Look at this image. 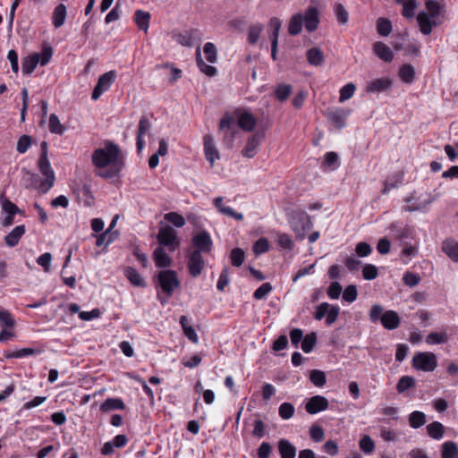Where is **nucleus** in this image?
Wrapping results in <instances>:
<instances>
[{
    "label": "nucleus",
    "instance_id": "f257e3e1",
    "mask_svg": "<svg viewBox=\"0 0 458 458\" xmlns=\"http://www.w3.org/2000/svg\"><path fill=\"white\" fill-rule=\"evenodd\" d=\"M92 163L98 168H110L105 172L98 173V175L108 179L116 176L122 169L121 150L118 145L107 141L104 148H98L92 153Z\"/></svg>",
    "mask_w": 458,
    "mask_h": 458
},
{
    "label": "nucleus",
    "instance_id": "f03ea898",
    "mask_svg": "<svg viewBox=\"0 0 458 458\" xmlns=\"http://www.w3.org/2000/svg\"><path fill=\"white\" fill-rule=\"evenodd\" d=\"M425 6L428 12H420L417 15V22L420 32L427 36L432 32L434 27L442 24L443 21L440 18L445 14V6L437 0H427Z\"/></svg>",
    "mask_w": 458,
    "mask_h": 458
},
{
    "label": "nucleus",
    "instance_id": "7ed1b4c3",
    "mask_svg": "<svg viewBox=\"0 0 458 458\" xmlns=\"http://www.w3.org/2000/svg\"><path fill=\"white\" fill-rule=\"evenodd\" d=\"M40 151L41 152L38 160V169L40 173L45 176V179L40 182V184L38 186V191L42 194H45L53 187L55 176L53 169L51 168L50 162L48 160V146L46 141L41 142Z\"/></svg>",
    "mask_w": 458,
    "mask_h": 458
},
{
    "label": "nucleus",
    "instance_id": "20e7f679",
    "mask_svg": "<svg viewBox=\"0 0 458 458\" xmlns=\"http://www.w3.org/2000/svg\"><path fill=\"white\" fill-rule=\"evenodd\" d=\"M384 309L381 305H372L369 310V319L373 323L380 320L383 327L386 330H394L399 327L401 318L398 313L394 310H386L383 312Z\"/></svg>",
    "mask_w": 458,
    "mask_h": 458
},
{
    "label": "nucleus",
    "instance_id": "39448f33",
    "mask_svg": "<svg viewBox=\"0 0 458 458\" xmlns=\"http://www.w3.org/2000/svg\"><path fill=\"white\" fill-rule=\"evenodd\" d=\"M290 223L291 228L300 240H303L307 232L313 227L310 216L303 210L293 211Z\"/></svg>",
    "mask_w": 458,
    "mask_h": 458
},
{
    "label": "nucleus",
    "instance_id": "423d86ee",
    "mask_svg": "<svg viewBox=\"0 0 458 458\" xmlns=\"http://www.w3.org/2000/svg\"><path fill=\"white\" fill-rule=\"evenodd\" d=\"M158 284L162 291L166 294V298L163 299L158 296L162 305L167 302L174 291L180 286V281L174 270H162L158 273Z\"/></svg>",
    "mask_w": 458,
    "mask_h": 458
},
{
    "label": "nucleus",
    "instance_id": "0eeeda50",
    "mask_svg": "<svg viewBox=\"0 0 458 458\" xmlns=\"http://www.w3.org/2000/svg\"><path fill=\"white\" fill-rule=\"evenodd\" d=\"M340 314V307L338 305H332L328 302H322L316 307L313 313V318L316 320H321L326 317L325 324L331 326L334 324Z\"/></svg>",
    "mask_w": 458,
    "mask_h": 458
},
{
    "label": "nucleus",
    "instance_id": "6e6552de",
    "mask_svg": "<svg viewBox=\"0 0 458 458\" xmlns=\"http://www.w3.org/2000/svg\"><path fill=\"white\" fill-rule=\"evenodd\" d=\"M412 367L425 372L434 371L437 367V355L430 352H418L412 358Z\"/></svg>",
    "mask_w": 458,
    "mask_h": 458
},
{
    "label": "nucleus",
    "instance_id": "1a4fd4ad",
    "mask_svg": "<svg viewBox=\"0 0 458 458\" xmlns=\"http://www.w3.org/2000/svg\"><path fill=\"white\" fill-rule=\"evenodd\" d=\"M157 241L160 245L168 247L170 251L175 250L180 245L175 230L170 225L162 226L157 233Z\"/></svg>",
    "mask_w": 458,
    "mask_h": 458
},
{
    "label": "nucleus",
    "instance_id": "9d476101",
    "mask_svg": "<svg viewBox=\"0 0 458 458\" xmlns=\"http://www.w3.org/2000/svg\"><path fill=\"white\" fill-rule=\"evenodd\" d=\"M351 114V110L344 107L327 108L325 115L327 120L338 130L346 125V119Z\"/></svg>",
    "mask_w": 458,
    "mask_h": 458
},
{
    "label": "nucleus",
    "instance_id": "9b49d317",
    "mask_svg": "<svg viewBox=\"0 0 458 458\" xmlns=\"http://www.w3.org/2000/svg\"><path fill=\"white\" fill-rule=\"evenodd\" d=\"M116 78V72L114 71H109L98 78V81L93 89L91 98L98 100L100 96L107 91L112 84L114 82Z\"/></svg>",
    "mask_w": 458,
    "mask_h": 458
},
{
    "label": "nucleus",
    "instance_id": "f8f14e48",
    "mask_svg": "<svg viewBox=\"0 0 458 458\" xmlns=\"http://www.w3.org/2000/svg\"><path fill=\"white\" fill-rule=\"evenodd\" d=\"M329 406L328 400L322 395H314L307 400L305 410L309 414H316L326 411Z\"/></svg>",
    "mask_w": 458,
    "mask_h": 458
},
{
    "label": "nucleus",
    "instance_id": "ddd939ff",
    "mask_svg": "<svg viewBox=\"0 0 458 458\" xmlns=\"http://www.w3.org/2000/svg\"><path fill=\"white\" fill-rule=\"evenodd\" d=\"M204 265L205 261L201 253H199V250H193L191 253L188 260L190 275L193 277L199 276L204 268Z\"/></svg>",
    "mask_w": 458,
    "mask_h": 458
},
{
    "label": "nucleus",
    "instance_id": "4468645a",
    "mask_svg": "<svg viewBox=\"0 0 458 458\" xmlns=\"http://www.w3.org/2000/svg\"><path fill=\"white\" fill-rule=\"evenodd\" d=\"M192 243L196 248L195 250H199V253H208L212 250L213 242L209 233L206 231L199 232L194 235L192 238Z\"/></svg>",
    "mask_w": 458,
    "mask_h": 458
},
{
    "label": "nucleus",
    "instance_id": "2eb2a0df",
    "mask_svg": "<svg viewBox=\"0 0 458 458\" xmlns=\"http://www.w3.org/2000/svg\"><path fill=\"white\" fill-rule=\"evenodd\" d=\"M303 18V24L305 26V29L309 32H313L318 29V23H319V18H318V10L315 6H309Z\"/></svg>",
    "mask_w": 458,
    "mask_h": 458
},
{
    "label": "nucleus",
    "instance_id": "dca6fc26",
    "mask_svg": "<svg viewBox=\"0 0 458 458\" xmlns=\"http://www.w3.org/2000/svg\"><path fill=\"white\" fill-rule=\"evenodd\" d=\"M393 81L389 78H378L367 82L365 90L367 93H381L391 88Z\"/></svg>",
    "mask_w": 458,
    "mask_h": 458
},
{
    "label": "nucleus",
    "instance_id": "f3484780",
    "mask_svg": "<svg viewBox=\"0 0 458 458\" xmlns=\"http://www.w3.org/2000/svg\"><path fill=\"white\" fill-rule=\"evenodd\" d=\"M203 142L206 159L213 165L215 161L220 158L214 139L211 135L207 134L203 137Z\"/></svg>",
    "mask_w": 458,
    "mask_h": 458
},
{
    "label": "nucleus",
    "instance_id": "a211bd4d",
    "mask_svg": "<svg viewBox=\"0 0 458 458\" xmlns=\"http://www.w3.org/2000/svg\"><path fill=\"white\" fill-rule=\"evenodd\" d=\"M77 199L83 202L86 207H91L94 204V197L90 191V187L87 184L78 185L74 189Z\"/></svg>",
    "mask_w": 458,
    "mask_h": 458
},
{
    "label": "nucleus",
    "instance_id": "6ab92c4d",
    "mask_svg": "<svg viewBox=\"0 0 458 458\" xmlns=\"http://www.w3.org/2000/svg\"><path fill=\"white\" fill-rule=\"evenodd\" d=\"M374 54L384 62L390 63L394 59L391 48L381 41L373 44Z\"/></svg>",
    "mask_w": 458,
    "mask_h": 458
},
{
    "label": "nucleus",
    "instance_id": "aec40b11",
    "mask_svg": "<svg viewBox=\"0 0 458 458\" xmlns=\"http://www.w3.org/2000/svg\"><path fill=\"white\" fill-rule=\"evenodd\" d=\"M269 25L272 29V34L270 36L271 40V55L274 60L276 59V50L278 42V33L281 27V21L277 18H272Z\"/></svg>",
    "mask_w": 458,
    "mask_h": 458
},
{
    "label": "nucleus",
    "instance_id": "412c9836",
    "mask_svg": "<svg viewBox=\"0 0 458 458\" xmlns=\"http://www.w3.org/2000/svg\"><path fill=\"white\" fill-rule=\"evenodd\" d=\"M179 322H180V325H181V327L182 328L184 335L190 341H191L193 344H198L199 343V336H198L195 329L191 325V321L188 318V317L184 316V315L181 316Z\"/></svg>",
    "mask_w": 458,
    "mask_h": 458
},
{
    "label": "nucleus",
    "instance_id": "4be33fe9",
    "mask_svg": "<svg viewBox=\"0 0 458 458\" xmlns=\"http://www.w3.org/2000/svg\"><path fill=\"white\" fill-rule=\"evenodd\" d=\"M26 228L25 225H21L15 226L5 237L4 241L7 246L14 247L16 246L21 236L25 233Z\"/></svg>",
    "mask_w": 458,
    "mask_h": 458
},
{
    "label": "nucleus",
    "instance_id": "5701e85b",
    "mask_svg": "<svg viewBox=\"0 0 458 458\" xmlns=\"http://www.w3.org/2000/svg\"><path fill=\"white\" fill-rule=\"evenodd\" d=\"M306 56H307L308 63L310 65H314V66H320L323 64V63L325 61V55H324L323 51L317 47H311L310 49H309L306 53Z\"/></svg>",
    "mask_w": 458,
    "mask_h": 458
},
{
    "label": "nucleus",
    "instance_id": "b1692460",
    "mask_svg": "<svg viewBox=\"0 0 458 458\" xmlns=\"http://www.w3.org/2000/svg\"><path fill=\"white\" fill-rule=\"evenodd\" d=\"M442 250L454 261L458 263V242L446 239L443 242Z\"/></svg>",
    "mask_w": 458,
    "mask_h": 458
},
{
    "label": "nucleus",
    "instance_id": "393cba45",
    "mask_svg": "<svg viewBox=\"0 0 458 458\" xmlns=\"http://www.w3.org/2000/svg\"><path fill=\"white\" fill-rule=\"evenodd\" d=\"M39 64V54L34 53L22 60L21 70L24 74H30Z\"/></svg>",
    "mask_w": 458,
    "mask_h": 458
},
{
    "label": "nucleus",
    "instance_id": "a878e982",
    "mask_svg": "<svg viewBox=\"0 0 458 458\" xmlns=\"http://www.w3.org/2000/svg\"><path fill=\"white\" fill-rule=\"evenodd\" d=\"M257 124L255 117L249 112H243L238 119V125L241 129L246 131H251L254 130Z\"/></svg>",
    "mask_w": 458,
    "mask_h": 458
},
{
    "label": "nucleus",
    "instance_id": "bb28decb",
    "mask_svg": "<svg viewBox=\"0 0 458 458\" xmlns=\"http://www.w3.org/2000/svg\"><path fill=\"white\" fill-rule=\"evenodd\" d=\"M398 75L403 82L411 84L416 78V73L413 66L409 64H403L400 69Z\"/></svg>",
    "mask_w": 458,
    "mask_h": 458
},
{
    "label": "nucleus",
    "instance_id": "cd10ccee",
    "mask_svg": "<svg viewBox=\"0 0 458 458\" xmlns=\"http://www.w3.org/2000/svg\"><path fill=\"white\" fill-rule=\"evenodd\" d=\"M260 143V139L258 135H252L249 138L245 147L242 150V154L243 157L251 158L256 154V149Z\"/></svg>",
    "mask_w": 458,
    "mask_h": 458
},
{
    "label": "nucleus",
    "instance_id": "c85d7f7f",
    "mask_svg": "<svg viewBox=\"0 0 458 458\" xmlns=\"http://www.w3.org/2000/svg\"><path fill=\"white\" fill-rule=\"evenodd\" d=\"M125 408L124 403L121 398H107L100 405L102 412H109L115 410H123Z\"/></svg>",
    "mask_w": 458,
    "mask_h": 458
},
{
    "label": "nucleus",
    "instance_id": "c756f323",
    "mask_svg": "<svg viewBox=\"0 0 458 458\" xmlns=\"http://www.w3.org/2000/svg\"><path fill=\"white\" fill-rule=\"evenodd\" d=\"M340 165L339 156L336 152L330 151L324 155V159L321 164L323 169L335 170Z\"/></svg>",
    "mask_w": 458,
    "mask_h": 458
},
{
    "label": "nucleus",
    "instance_id": "7c9ffc66",
    "mask_svg": "<svg viewBox=\"0 0 458 458\" xmlns=\"http://www.w3.org/2000/svg\"><path fill=\"white\" fill-rule=\"evenodd\" d=\"M395 2L403 6L402 15L404 18L411 19L414 17L417 0H395Z\"/></svg>",
    "mask_w": 458,
    "mask_h": 458
},
{
    "label": "nucleus",
    "instance_id": "2f4dec72",
    "mask_svg": "<svg viewBox=\"0 0 458 458\" xmlns=\"http://www.w3.org/2000/svg\"><path fill=\"white\" fill-rule=\"evenodd\" d=\"M150 13L142 10H137L134 14V21L140 30L148 31L149 27Z\"/></svg>",
    "mask_w": 458,
    "mask_h": 458
},
{
    "label": "nucleus",
    "instance_id": "473e14b6",
    "mask_svg": "<svg viewBox=\"0 0 458 458\" xmlns=\"http://www.w3.org/2000/svg\"><path fill=\"white\" fill-rule=\"evenodd\" d=\"M67 11L64 4H59L53 12L52 21L55 28L64 25L66 18Z\"/></svg>",
    "mask_w": 458,
    "mask_h": 458
},
{
    "label": "nucleus",
    "instance_id": "72a5a7b5",
    "mask_svg": "<svg viewBox=\"0 0 458 458\" xmlns=\"http://www.w3.org/2000/svg\"><path fill=\"white\" fill-rule=\"evenodd\" d=\"M154 259L158 267H168L172 260L162 247L157 248L154 251Z\"/></svg>",
    "mask_w": 458,
    "mask_h": 458
},
{
    "label": "nucleus",
    "instance_id": "f704fd0d",
    "mask_svg": "<svg viewBox=\"0 0 458 458\" xmlns=\"http://www.w3.org/2000/svg\"><path fill=\"white\" fill-rule=\"evenodd\" d=\"M318 342V335L316 332L307 334L299 347L305 352L310 353L313 351Z\"/></svg>",
    "mask_w": 458,
    "mask_h": 458
},
{
    "label": "nucleus",
    "instance_id": "c9c22d12",
    "mask_svg": "<svg viewBox=\"0 0 458 458\" xmlns=\"http://www.w3.org/2000/svg\"><path fill=\"white\" fill-rule=\"evenodd\" d=\"M428 435L436 440L443 438L445 434V427L438 421H434L427 426Z\"/></svg>",
    "mask_w": 458,
    "mask_h": 458
},
{
    "label": "nucleus",
    "instance_id": "e433bc0d",
    "mask_svg": "<svg viewBox=\"0 0 458 458\" xmlns=\"http://www.w3.org/2000/svg\"><path fill=\"white\" fill-rule=\"evenodd\" d=\"M124 275L131 284L139 287L145 286L144 279L135 268L128 267L124 271Z\"/></svg>",
    "mask_w": 458,
    "mask_h": 458
},
{
    "label": "nucleus",
    "instance_id": "4c0bfd02",
    "mask_svg": "<svg viewBox=\"0 0 458 458\" xmlns=\"http://www.w3.org/2000/svg\"><path fill=\"white\" fill-rule=\"evenodd\" d=\"M441 458H458V446L453 441L442 445Z\"/></svg>",
    "mask_w": 458,
    "mask_h": 458
},
{
    "label": "nucleus",
    "instance_id": "58836bf2",
    "mask_svg": "<svg viewBox=\"0 0 458 458\" xmlns=\"http://www.w3.org/2000/svg\"><path fill=\"white\" fill-rule=\"evenodd\" d=\"M303 26L302 15L298 13L291 18L288 24V33L291 35H297L301 31Z\"/></svg>",
    "mask_w": 458,
    "mask_h": 458
},
{
    "label": "nucleus",
    "instance_id": "ea45409f",
    "mask_svg": "<svg viewBox=\"0 0 458 458\" xmlns=\"http://www.w3.org/2000/svg\"><path fill=\"white\" fill-rule=\"evenodd\" d=\"M426 415L420 411H414L409 415V425L412 428H419L426 423Z\"/></svg>",
    "mask_w": 458,
    "mask_h": 458
},
{
    "label": "nucleus",
    "instance_id": "a19ab883",
    "mask_svg": "<svg viewBox=\"0 0 458 458\" xmlns=\"http://www.w3.org/2000/svg\"><path fill=\"white\" fill-rule=\"evenodd\" d=\"M48 128L51 133L62 135L65 131V127L61 123L55 114H51L48 121Z\"/></svg>",
    "mask_w": 458,
    "mask_h": 458
},
{
    "label": "nucleus",
    "instance_id": "79ce46f5",
    "mask_svg": "<svg viewBox=\"0 0 458 458\" xmlns=\"http://www.w3.org/2000/svg\"><path fill=\"white\" fill-rule=\"evenodd\" d=\"M376 25L377 32L383 37L388 36L393 29L392 22L386 18H378Z\"/></svg>",
    "mask_w": 458,
    "mask_h": 458
},
{
    "label": "nucleus",
    "instance_id": "37998d69",
    "mask_svg": "<svg viewBox=\"0 0 458 458\" xmlns=\"http://www.w3.org/2000/svg\"><path fill=\"white\" fill-rule=\"evenodd\" d=\"M197 64L199 70L207 74L208 76H214L216 73V69L209 64H207L201 58L200 49L198 47L197 49Z\"/></svg>",
    "mask_w": 458,
    "mask_h": 458
},
{
    "label": "nucleus",
    "instance_id": "c03bdc74",
    "mask_svg": "<svg viewBox=\"0 0 458 458\" xmlns=\"http://www.w3.org/2000/svg\"><path fill=\"white\" fill-rule=\"evenodd\" d=\"M310 382L318 386V387H321L323 386L326 382H327V379H326V374L324 371L322 370H319V369H312L310 372Z\"/></svg>",
    "mask_w": 458,
    "mask_h": 458
},
{
    "label": "nucleus",
    "instance_id": "a18cd8bd",
    "mask_svg": "<svg viewBox=\"0 0 458 458\" xmlns=\"http://www.w3.org/2000/svg\"><path fill=\"white\" fill-rule=\"evenodd\" d=\"M415 386V379L411 376H403L397 385L396 390L399 394L403 393L404 391L413 387Z\"/></svg>",
    "mask_w": 458,
    "mask_h": 458
},
{
    "label": "nucleus",
    "instance_id": "49530a36",
    "mask_svg": "<svg viewBox=\"0 0 458 458\" xmlns=\"http://www.w3.org/2000/svg\"><path fill=\"white\" fill-rule=\"evenodd\" d=\"M448 340L445 333L431 332L426 337L428 344H441L446 343Z\"/></svg>",
    "mask_w": 458,
    "mask_h": 458
},
{
    "label": "nucleus",
    "instance_id": "de8ad7c7",
    "mask_svg": "<svg viewBox=\"0 0 458 458\" xmlns=\"http://www.w3.org/2000/svg\"><path fill=\"white\" fill-rule=\"evenodd\" d=\"M359 445L360 450L366 454H371L375 449V443L373 439L368 435H365L361 437Z\"/></svg>",
    "mask_w": 458,
    "mask_h": 458
},
{
    "label": "nucleus",
    "instance_id": "09e8293b",
    "mask_svg": "<svg viewBox=\"0 0 458 458\" xmlns=\"http://www.w3.org/2000/svg\"><path fill=\"white\" fill-rule=\"evenodd\" d=\"M356 90V86L352 82H349L345 84L344 87L340 89V97L339 100L340 102H344L348 99H350L354 92Z\"/></svg>",
    "mask_w": 458,
    "mask_h": 458
},
{
    "label": "nucleus",
    "instance_id": "8fccbe9b",
    "mask_svg": "<svg viewBox=\"0 0 458 458\" xmlns=\"http://www.w3.org/2000/svg\"><path fill=\"white\" fill-rule=\"evenodd\" d=\"M164 217L166 221L172 223L178 228L182 227L185 225L184 217L176 212L166 213Z\"/></svg>",
    "mask_w": 458,
    "mask_h": 458
},
{
    "label": "nucleus",
    "instance_id": "3c124183",
    "mask_svg": "<svg viewBox=\"0 0 458 458\" xmlns=\"http://www.w3.org/2000/svg\"><path fill=\"white\" fill-rule=\"evenodd\" d=\"M358 296L357 287L354 284L346 286L343 293V300L348 303H352Z\"/></svg>",
    "mask_w": 458,
    "mask_h": 458
},
{
    "label": "nucleus",
    "instance_id": "603ef678",
    "mask_svg": "<svg viewBox=\"0 0 458 458\" xmlns=\"http://www.w3.org/2000/svg\"><path fill=\"white\" fill-rule=\"evenodd\" d=\"M39 351H37L32 348H23L16 352H9L5 353V357L7 359H13V358H22L25 356L32 355L35 353H39Z\"/></svg>",
    "mask_w": 458,
    "mask_h": 458
},
{
    "label": "nucleus",
    "instance_id": "864d4df0",
    "mask_svg": "<svg viewBox=\"0 0 458 458\" xmlns=\"http://www.w3.org/2000/svg\"><path fill=\"white\" fill-rule=\"evenodd\" d=\"M230 259L233 266L240 267L244 261V251L240 248L233 249Z\"/></svg>",
    "mask_w": 458,
    "mask_h": 458
},
{
    "label": "nucleus",
    "instance_id": "5fc2aeb1",
    "mask_svg": "<svg viewBox=\"0 0 458 458\" xmlns=\"http://www.w3.org/2000/svg\"><path fill=\"white\" fill-rule=\"evenodd\" d=\"M263 30L261 24H254L250 26L249 34H248V41L250 44L254 45L258 42L259 35Z\"/></svg>",
    "mask_w": 458,
    "mask_h": 458
},
{
    "label": "nucleus",
    "instance_id": "6e6d98bb",
    "mask_svg": "<svg viewBox=\"0 0 458 458\" xmlns=\"http://www.w3.org/2000/svg\"><path fill=\"white\" fill-rule=\"evenodd\" d=\"M0 323L5 327H13L15 320L10 311L0 309Z\"/></svg>",
    "mask_w": 458,
    "mask_h": 458
},
{
    "label": "nucleus",
    "instance_id": "4d7b16f0",
    "mask_svg": "<svg viewBox=\"0 0 458 458\" xmlns=\"http://www.w3.org/2000/svg\"><path fill=\"white\" fill-rule=\"evenodd\" d=\"M31 145V137L29 135H22L20 137L17 142L16 149L19 153L23 154L28 151Z\"/></svg>",
    "mask_w": 458,
    "mask_h": 458
},
{
    "label": "nucleus",
    "instance_id": "13d9d810",
    "mask_svg": "<svg viewBox=\"0 0 458 458\" xmlns=\"http://www.w3.org/2000/svg\"><path fill=\"white\" fill-rule=\"evenodd\" d=\"M203 51H204L207 60L209 63L213 64V63L216 62V48L213 43H211V42L206 43L204 45Z\"/></svg>",
    "mask_w": 458,
    "mask_h": 458
},
{
    "label": "nucleus",
    "instance_id": "bf43d9fd",
    "mask_svg": "<svg viewBox=\"0 0 458 458\" xmlns=\"http://www.w3.org/2000/svg\"><path fill=\"white\" fill-rule=\"evenodd\" d=\"M403 280L407 286L414 287L420 284L421 279L418 274L408 271L403 275Z\"/></svg>",
    "mask_w": 458,
    "mask_h": 458
},
{
    "label": "nucleus",
    "instance_id": "052dcab7",
    "mask_svg": "<svg viewBox=\"0 0 458 458\" xmlns=\"http://www.w3.org/2000/svg\"><path fill=\"white\" fill-rule=\"evenodd\" d=\"M343 288L340 283L335 281L330 284L329 287L327 288V293L330 299L337 300L340 297Z\"/></svg>",
    "mask_w": 458,
    "mask_h": 458
},
{
    "label": "nucleus",
    "instance_id": "680f3d73",
    "mask_svg": "<svg viewBox=\"0 0 458 458\" xmlns=\"http://www.w3.org/2000/svg\"><path fill=\"white\" fill-rule=\"evenodd\" d=\"M2 208L9 215H15L20 212L18 207L4 196L1 197Z\"/></svg>",
    "mask_w": 458,
    "mask_h": 458
},
{
    "label": "nucleus",
    "instance_id": "e2e57ef3",
    "mask_svg": "<svg viewBox=\"0 0 458 458\" xmlns=\"http://www.w3.org/2000/svg\"><path fill=\"white\" fill-rule=\"evenodd\" d=\"M269 249V242L266 238H259L253 245V251L256 255L265 253Z\"/></svg>",
    "mask_w": 458,
    "mask_h": 458
},
{
    "label": "nucleus",
    "instance_id": "0e129e2a",
    "mask_svg": "<svg viewBox=\"0 0 458 458\" xmlns=\"http://www.w3.org/2000/svg\"><path fill=\"white\" fill-rule=\"evenodd\" d=\"M335 13L337 21L340 24H345L348 22L349 14L343 4H336V6L335 8Z\"/></svg>",
    "mask_w": 458,
    "mask_h": 458
},
{
    "label": "nucleus",
    "instance_id": "69168bd1",
    "mask_svg": "<svg viewBox=\"0 0 458 458\" xmlns=\"http://www.w3.org/2000/svg\"><path fill=\"white\" fill-rule=\"evenodd\" d=\"M289 335H290L292 344L295 348H299V346L301 344L302 339L304 337L303 331L300 328H293V330L290 331Z\"/></svg>",
    "mask_w": 458,
    "mask_h": 458
},
{
    "label": "nucleus",
    "instance_id": "338daca9",
    "mask_svg": "<svg viewBox=\"0 0 458 458\" xmlns=\"http://www.w3.org/2000/svg\"><path fill=\"white\" fill-rule=\"evenodd\" d=\"M378 275L377 268L372 264H367L363 267L362 276L366 280H373Z\"/></svg>",
    "mask_w": 458,
    "mask_h": 458
},
{
    "label": "nucleus",
    "instance_id": "774afa93",
    "mask_svg": "<svg viewBox=\"0 0 458 458\" xmlns=\"http://www.w3.org/2000/svg\"><path fill=\"white\" fill-rule=\"evenodd\" d=\"M151 128V123L146 115H142L139 121L137 135L144 136Z\"/></svg>",
    "mask_w": 458,
    "mask_h": 458
}]
</instances>
